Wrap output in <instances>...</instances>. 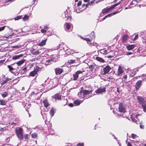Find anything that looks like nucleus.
I'll use <instances>...</instances> for the list:
<instances>
[{
  "label": "nucleus",
  "mask_w": 146,
  "mask_h": 146,
  "mask_svg": "<svg viewBox=\"0 0 146 146\" xmlns=\"http://www.w3.org/2000/svg\"><path fill=\"white\" fill-rule=\"evenodd\" d=\"M66 17V21L69 20L70 21H71L72 19V17L71 16L68 15Z\"/></svg>",
  "instance_id": "nucleus-39"
},
{
  "label": "nucleus",
  "mask_w": 146,
  "mask_h": 146,
  "mask_svg": "<svg viewBox=\"0 0 146 146\" xmlns=\"http://www.w3.org/2000/svg\"><path fill=\"white\" fill-rule=\"evenodd\" d=\"M142 80H138L136 83L135 88L136 91H138L142 85Z\"/></svg>",
  "instance_id": "nucleus-10"
},
{
  "label": "nucleus",
  "mask_w": 146,
  "mask_h": 146,
  "mask_svg": "<svg viewBox=\"0 0 146 146\" xmlns=\"http://www.w3.org/2000/svg\"><path fill=\"white\" fill-rule=\"evenodd\" d=\"M43 103L44 104V106L45 108H47L49 105V104L48 103V100L47 99L44 100L43 101Z\"/></svg>",
  "instance_id": "nucleus-19"
},
{
  "label": "nucleus",
  "mask_w": 146,
  "mask_h": 146,
  "mask_svg": "<svg viewBox=\"0 0 146 146\" xmlns=\"http://www.w3.org/2000/svg\"><path fill=\"white\" fill-rule=\"evenodd\" d=\"M71 27V24H70L69 23H66V29L68 30H69L70 28Z\"/></svg>",
  "instance_id": "nucleus-32"
},
{
  "label": "nucleus",
  "mask_w": 146,
  "mask_h": 146,
  "mask_svg": "<svg viewBox=\"0 0 146 146\" xmlns=\"http://www.w3.org/2000/svg\"><path fill=\"white\" fill-rule=\"evenodd\" d=\"M84 72V71L81 70H78L76 72L75 74H74L73 75V80H77L79 74H82Z\"/></svg>",
  "instance_id": "nucleus-8"
},
{
  "label": "nucleus",
  "mask_w": 146,
  "mask_h": 146,
  "mask_svg": "<svg viewBox=\"0 0 146 146\" xmlns=\"http://www.w3.org/2000/svg\"><path fill=\"white\" fill-rule=\"evenodd\" d=\"M80 103V101L78 100H76L74 102V104L76 106L79 105Z\"/></svg>",
  "instance_id": "nucleus-29"
},
{
  "label": "nucleus",
  "mask_w": 146,
  "mask_h": 146,
  "mask_svg": "<svg viewBox=\"0 0 146 146\" xmlns=\"http://www.w3.org/2000/svg\"><path fill=\"white\" fill-rule=\"evenodd\" d=\"M137 137H138L137 135L134 134V133L131 134V137L133 139H134Z\"/></svg>",
  "instance_id": "nucleus-43"
},
{
  "label": "nucleus",
  "mask_w": 146,
  "mask_h": 146,
  "mask_svg": "<svg viewBox=\"0 0 146 146\" xmlns=\"http://www.w3.org/2000/svg\"><path fill=\"white\" fill-rule=\"evenodd\" d=\"M123 72L124 71L121 66H119L118 70L117 75H119L120 74H122Z\"/></svg>",
  "instance_id": "nucleus-17"
},
{
  "label": "nucleus",
  "mask_w": 146,
  "mask_h": 146,
  "mask_svg": "<svg viewBox=\"0 0 146 146\" xmlns=\"http://www.w3.org/2000/svg\"><path fill=\"white\" fill-rule=\"evenodd\" d=\"M84 40H86L88 44L90 45L92 44L91 42L95 38V36L93 35L89 36V38H83L81 37ZM93 45L94 44H93Z\"/></svg>",
  "instance_id": "nucleus-3"
},
{
  "label": "nucleus",
  "mask_w": 146,
  "mask_h": 146,
  "mask_svg": "<svg viewBox=\"0 0 146 146\" xmlns=\"http://www.w3.org/2000/svg\"><path fill=\"white\" fill-rule=\"evenodd\" d=\"M22 17V15L18 16L14 18V20H18L21 18Z\"/></svg>",
  "instance_id": "nucleus-38"
},
{
  "label": "nucleus",
  "mask_w": 146,
  "mask_h": 146,
  "mask_svg": "<svg viewBox=\"0 0 146 146\" xmlns=\"http://www.w3.org/2000/svg\"><path fill=\"white\" fill-rule=\"evenodd\" d=\"M7 130V129L6 127L3 128L0 127V134L2 133L4 131H6Z\"/></svg>",
  "instance_id": "nucleus-28"
},
{
  "label": "nucleus",
  "mask_w": 146,
  "mask_h": 146,
  "mask_svg": "<svg viewBox=\"0 0 146 146\" xmlns=\"http://www.w3.org/2000/svg\"><path fill=\"white\" fill-rule=\"evenodd\" d=\"M25 62V60L24 59H23L18 61L17 62H16V63L18 66H19L23 64Z\"/></svg>",
  "instance_id": "nucleus-22"
},
{
  "label": "nucleus",
  "mask_w": 146,
  "mask_h": 146,
  "mask_svg": "<svg viewBox=\"0 0 146 146\" xmlns=\"http://www.w3.org/2000/svg\"><path fill=\"white\" fill-rule=\"evenodd\" d=\"M92 90L88 91L86 90H83V97L84 98H86L87 97V96L90 93H92Z\"/></svg>",
  "instance_id": "nucleus-12"
},
{
  "label": "nucleus",
  "mask_w": 146,
  "mask_h": 146,
  "mask_svg": "<svg viewBox=\"0 0 146 146\" xmlns=\"http://www.w3.org/2000/svg\"><path fill=\"white\" fill-rule=\"evenodd\" d=\"M136 71H133V72H132V75H131V74H130L129 75V76L130 77H133L136 74Z\"/></svg>",
  "instance_id": "nucleus-44"
},
{
  "label": "nucleus",
  "mask_w": 146,
  "mask_h": 146,
  "mask_svg": "<svg viewBox=\"0 0 146 146\" xmlns=\"http://www.w3.org/2000/svg\"><path fill=\"white\" fill-rule=\"evenodd\" d=\"M107 17V16H105L102 19V20H105L106 18Z\"/></svg>",
  "instance_id": "nucleus-63"
},
{
  "label": "nucleus",
  "mask_w": 146,
  "mask_h": 146,
  "mask_svg": "<svg viewBox=\"0 0 146 146\" xmlns=\"http://www.w3.org/2000/svg\"><path fill=\"white\" fill-rule=\"evenodd\" d=\"M5 26H3L0 27V32L3 30L5 29Z\"/></svg>",
  "instance_id": "nucleus-49"
},
{
  "label": "nucleus",
  "mask_w": 146,
  "mask_h": 146,
  "mask_svg": "<svg viewBox=\"0 0 146 146\" xmlns=\"http://www.w3.org/2000/svg\"><path fill=\"white\" fill-rule=\"evenodd\" d=\"M96 64L93 63L92 64L90 65L89 66L88 68L90 70H93L95 68V67L96 66Z\"/></svg>",
  "instance_id": "nucleus-23"
},
{
  "label": "nucleus",
  "mask_w": 146,
  "mask_h": 146,
  "mask_svg": "<svg viewBox=\"0 0 146 146\" xmlns=\"http://www.w3.org/2000/svg\"><path fill=\"white\" fill-rule=\"evenodd\" d=\"M61 103L62 105L65 106L66 104V100H63L62 101Z\"/></svg>",
  "instance_id": "nucleus-41"
},
{
  "label": "nucleus",
  "mask_w": 146,
  "mask_h": 146,
  "mask_svg": "<svg viewBox=\"0 0 146 146\" xmlns=\"http://www.w3.org/2000/svg\"><path fill=\"white\" fill-rule=\"evenodd\" d=\"M9 94L8 92H5L4 93H1V96L3 98H5Z\"/></svg>",
  "instance_id": "nucleus-25"
},
{
  "label": "nucleus",
  "mask_w": 146,
  "mask_h": 146,
  "mask_svg": "<svg viewBox=\"0 0 146 146\" xmlns=\"http://www.w3.org/2000/svg\"><path fill=\"white\" fill-rule=\"evenodd\" d=\"M7 102L6 100L2 99H0V105L4 106L6 105Z\"/></svg>",
  "instance_id": "nucleus-21"
},
{
  "label": "nucleus",
  "mask_w": 146,
  "mask_h": 146,
  "mask_svg": "<svg viewBox=\"0 0 146 146\" xmlns=\"http://www.w3.org/2000/svg\"><path fill=\"white\" fill-rule=\"evenodd\" d=\"M39 71V67L37 66L36 68H34V70L31 72L29 74V76H30L34 77L36 74Z\"/></svg>",
  "instance_id": "nucleus-6"
},
{
  "label": "nucleus",
  "mask_w": 146,
  "mask_h": 146,
  "mask_svg": "<svg viewBox=\"0 0 146 146\" xmlns=\"http://www.w3.org/2000/svg\"><path fill=\"white\" fill-rule=\"evenodd\" d=\"M11 80V78H6L5 80H3L2 82L1 83V86L6 83L8 81Z\"/></svg>",
  "instance_id": "nucleus-18"
},
{
  "label": "nucleus",
  "mask_w": 146,
  "mask_h": 146,
  "mask_svg": "<svg viewBox=\"0 0 146 146\" xmlns=\"http://www.w3.org/2000/svg\"><path fill=\"white\" fill-rule=\"evenodd\" d=\"M11 125H16V123H15L14 122H11Z\"/></svg>",
  "instance_id": "nucleus-58"
},
{
  "label": "nucleus",
  "mask_w": 146,
  "mask_h": 146,
  "mask_svg": "<svg viewBox=\"0 0 146 146\" xmlns=\"http://www.w3.org/2000/svg\"><path fill=\"white\" fill-rule=\"evenodd\" d=\"M52 117L53 116L54 114V110L53 108H52L49 111Z\"/></svg>",
  "instance_id": "nucleus-26"
},
{
  "label": "nucleus",
  "mask_w": 146,
  "mask_h": 146,
  "mask_svg": "<svg viewBox=\"0 0 146 146\" xmlns=\"http://www.w3.org/2000/svg\"><path fill=\"white\" fill-rule=\"evenodd\" d=\"M131 118L133 121L134 122L136 123L137 124V121L136 119H135L134 117H133V116H131Z\"/></svg>",
  "instance_id": "nucleus-40"
},
{
  "label": "nucleus",
  "mask_w": 146,
  "mask_h": 146,
  "mask_svg": "<svg viewBox=\"0 0 146 146\" xmlns=\"http://www.w3.org/2000/svg\"><path fill=\"white\" fill-rule=\"evenodd\" d=\"M137 100L138 103L140 104H144L145 102V101L144 98L142 96H137Z\"/></svg>",
  "instance_id": "nucleus-9"
},
{
  "label": "nucleus",
  "mask_w": 146,
  "mask_h": 146,
  "mask_svg": "<svg viewBox=\"0 0 146 146\" xmlns=\"http://www.w3.org/2000/svg\"><path fill=\"white\" fill-rule=\"evenodd\" d=\"M132 54V52H127V53L126 54L127 55H130L131 54Z\"/></svg>",
  "instance_id": "nucleus-53"
},
{
  "label": "nucleus",
  "mask_w": 146,
  "mask_h": 146,
  "mask_svg": "<svg viewBox=\"0 0 146 146\" xmlns=\"http://www.w3.org/2000/svg\"><path fill=\"white\" fill-rule=\"evenodd\" d=\"M23 130L22 128L19 127L15 130V133L18 138L20 140L23 139Z\"/></svg>",
  "instance_id": "nucleus-1"
},
{
  "label": "nucleus",
  "mask_w": 146,
  "mask_h": 146,
  "mask_svg": "<svg viewBox=\"0 0 146 146\" xmlns=\"http://www.w3.org/2000/svg\"><path fill=\"white\" fill-rule=\"evenodd\" d=\"M77 146H84V143H79L77 145Z\"/></svg>",
  "instance_id": "nucleus-50"
},
{
  "label": "nucleus",
  "mask_w": 146,
  "mask_h": 146,
  "mask_svg": "<svg viewBox=\"0 0 146 146\" xmlns=\"http://www.w3.org/2000/svg\"><path fill=\"white\" fill-rule=\"evenodd\" d=\"M127 146H133L130 142H128L127 143Z\"/></svg>",
  "instance_id": "nucleus-51"
},
{
  "label": "nucleus",
  "mask_w": 146,
  "mask_h": 146,
  "mask_svg": "<svg viewBox=\"0 0 146 146\" xmlns=\"http://www.w3.org/2000/svg\"><path fill=\"white\" fill-rule=\"evenodd\" d=\"M46 40H42L40 43L37 44V45L40 46H42L44 45L46 43Z\"/></svg>",
  "instance_id": "nucleus-24"
},
{
  "label": "nucleus",
  "mask_w": 146,
  "mask_h": 146,
  "mask_svg": "<svg viewBox=\"0 0 146 146\" xmlns=\"http://www.w3.org/2000/svg\"><path fill=\"white\" fill-rule=\"evenodd\" d=\"M48 27L47 25H45L44 27V29H46V30H47L48 29Z\"/></svg>",
  "instance_id": "nucleus-55"
},
{
  "label": "nucleus",
  "mask_w": 146,
  "mask_h": 146,
  "mask_svg": "<svg viewBox=\"0 0 146 146\" xmlns=\"http://www.w3.org/2000/svg\"><path fill=\"white\" fill-rule=\"evenodd\" d=\"M111 69V68L110 66L109 65L106 66L104 68L102 72V74L103 75H104L108 74Z\"/></svg>",
  "instance_id": "nucleus-5"
},
{
  "label": "nucleus",
  "mask_w": 146,
  "mask_h": 146,
  "mask_svg": "<svg viewBox=\"0 0 146 146\" xmlns=\"http://www.w3.org/2000/svg\"><path fill=\"white\" fill-rule=\"evenodd\" d=\"M27 71V67L24 68L22 70V71L23 72V73H25Z\"/></svg>",
  "instance_id": "nucleus-45"
},
{
  "label": "nucleus",
  "mask_w": 146,
  "mask_h": 146,
  "mask_svg": "<svg viewBox=\"0 0 146 146\" xmlns=\"http://www.w3.org/2000/svg\"><path fill=\"white\" fill-rule=\"evenodd\" d=\"M138 38V35L137 34L135 36V37L133 38V41H135Z\"/></svg>",
  "instance_id": "nucleus-46"
},
{
  "label": "nucleus",
  "mask_w": 146,
  "mask_h": 146,
  "mask_svg": "<svg viewBox=\"0 0 146 146\" xmlns=\"http://www.w3.org/2000/svg\"><path fill=\"white\" fill-rule=\"evenodd\" d=\"M78 95L80 97L84 98L83 97V90H81L80 92L78 93Z\"/></svg>",
  "instance_id": "nucleus-37"
},
{
  "label": "nucleus",
  "mask_w": 146,
  "mask_h": 146,
  "mask_svg": "<svg viewBox=\"0 0 146 146\" xmlns=\"http://www.w3.org/2000/svg\"><path fill=\"white\" fill-rule=\"evenodd\" d=\"M46 30L44 29H42L41 30V31L42 33H45L46 32Z\"/></svg>",
  "instance_id": "nucleus-47"
},
{
  "label": "nucleus",
  "mask_w": 146,
  "mask_h": 146,
  "mask_svg": "<svg viewBox=\"0 0 146 146\" xmlns=\"http://www.w3.org/2000/svg\"><path fill=\"white\" fill-rule=\"evenodd\" d=\"M117 13V12H113V13H112L111 14V15H115V14H116V13Z\"/></svg>",
  "instance_id": "nucleus-62"
},
{
  "label": "nucleus",
  "mask_w": 146,
  "mask_h": 146,
  "mask_svg": "<svg viewBox=\"0 0 146 146\" xmlns=\"http://www.w3.org/2000/svg\"><path fill=\"white\" fill-rule=\"evenodd\" d=\"M53 98L56 100H60L61 99V96L58 93H57L54 94L53 97Z\"/></svg>",
  "instance_id": "nucleus-16"
},
{
  "label": "nucleus",
  "mask_w": 146,
  "mask_h": 146,
  "mask_svg": "<svg viewBox=\"0 0 146 146\" xmlns=\"http://www.w3.org/2000/svg\"><path fill=\"white\" fill-rule=\"evenodd\" d=\"M31 136L33 138L35 139L37 137V134L35 133H33L31 134Z\"/></svg>",
  "instance_id": "nucleus-36"
},
{
  "label": "nucleus",
  "mask_w": 146,
  "mask_h": 146,
  "mask_svg": "<svg viewBox=\"0 0 146 146\" xmlns=\"http://www.w3.org/2000/svg\"><path fill=\"white\" fill-rule=\"evenodd\" d=\"M135 2H136L135 1H133L131 2V3L132 4H135Z\"/></svg>",
  "instance_id": "nucleus-60"
},
{
  "label": "nucleus",
  "mask_w": 146,
  "mask_h": 146,
  "mask_svg": "<svg viewBox=\"0 0 146 146\" xmlns=\"http://www.w3.org/2000/svg\"><path fill=\"white\" fill-rule=\"evenodd\" d=\"M127 78V76L126 74H124L123 76V78L125 80H126Z\"/></svg>",
  "instance_id": "nucleus-48"
},
{
  "label": "nucleus",
  "mask_w": 146,
  "mask_h": 146,
  "mask_svg": "<svg viewBox=\"0 0 146 146\" xmlns=\"http://www.w3.org/2000/svg\"><path fill=\"white\" fill-rule=\"evenodd\" d=\"M82 6L84 7H85V8H87L88 7L87 5H85V4H83L82 5Z\"/></svg>",
  "instance_id": "nucleus-54"
},
{
  "label": "nucleus",
  "mask_w": 146,
  "mask_h": 146,
  "mask_svg": "<svg viewBox=\"0 0 146 146\" xmlns=\"http://www.w3.org/2000/svg\"><path fill=\"white\" fill-rule=\"evenodd\" d=\"M29 16L28 15H25L24 17L22 19L24 21H25L27 20H28L29 19Z\"/></svg>",
  "instance_id": "nucleus-34"
},
{
  "label": "nucleus",
  "mask_w": 146,
  "mask_h": 146,
  "mask_svg": "<svg viewBox=\"0 0 146 146\" xmlns=\"http://www.w3.org/2000/svg\"><path fill=\"white\" fill-rule=\"evenodd\" d=\"M141 106L143 108V111L146 113V104H142Z\"/></svg>",
  "instance_id": "nucleus-30"
},
{
  "label": "nucleus",
  "mask_w": 146,
  "mask_h": 146,
  "mask_svg": "<svg viewBox=\"0 0 146 146\" xmlns=\"http://www.w3.org/2000/svg\"><path fill=\"white\" fill-rule=\"evenodd\" d=\"M15 63L7 66V67L8 68L9 71L13 74H15V72L17 70L15 66Z\"/></svg>",
  "instance_id": "nucleus-4"
},
{
  "label": "nucleus",
  "mask_w": 146,
  "mask_h": 146,
  "mask_svg": "<svg viewBox=\"0 0 146 146\" xmlns=\"http://www.w3.org/2000/svg\"><path fill=\"white\" fill-rule=\"evenodd\" d=\"M75 61V60H69L67 62L69 64H73L74 62Z\"/></svg>",
  "instance_id": "nucleus-42"
},
{
  "label": "nucleus",
  "mask_w": 146,
  "mask_h": 146,
  "mask_svg": "<svg viewBox=\"0 0 146 146\" xmlns=\"http://www.w3.org/2000/svg\"><path fill=\"white\" fill-rule=\"evenodd\" d=\"M120 4V3L115 4L111 5L109 8H107L103 9L102 11V13L103 14L107 13L113 9L115 7Z\"/></svg>",
  "instance_id": "nucleus-2"
},
{
  "label": "nucleus",
  "mask_w": 146,
  "mask_h": 146,
  "mask_svg": "<svg viewBox=\"0 0 146 146\" xmlns=\"http://www.w3.org/2000/svg\"><path fill=\"white\" fill-rule=\"evenodd\" d=\"M111 14H108V15H106V16H107V17H110L111 16Z\"/></svg>",
  "instance_id": "nucleus-61"
},
{
  "label": "nucleus",
  "mask_w": 146,
  "mask_h": 146,
  "mask_svg": "<svg viewBox=\"0 0 146 146\" xmlns=\"http://www.w3.org/2000/svg\"><path fill=\"white\" fill-rule=\"evenodd\" d=\"M144 127V126L141 124L140 125V127L141 129H143Z\"/></svg>",
  "instance_id": "nucleus-56"
},
{
  "label": "nucleus",
  "mask_w": 146,
  "mask_h": 146,
  "mask_svg": "<svg viewBox=\"0 0 146 146\" xmlns=\"http://www.w3.org/2000/svg\"><path fill=\"white\" fill-rule=\"evenodd\" d=\"M129 38V35L127 34L124 35L122 37V42L125 43L127 42Z\"/></svg>",
  "instance_id": "nucleus-13"
},
{
  "label": "nucleus",
  "mask_w": 146,
  "mask_h": 146,
  "mask_svg": "<svg viewBox=\"0 0 146 146\" xmlns=\"http://www.w3.org/2000/svg\"><path fill=\"white\" fill-rule=\"evenodd\" d=\"M136 46L134 44L128 45L126 48L128 50H131L133 49Z\"/></svg>",
  "instance_id": "nucleus-15"
},
{
  "label": "nucleus",
  "mask_w": 146,
  "mask_h": 146,
  "mask_svg": "<svg viewBox=\"0 0 146 146\" xmlns=\"http://www.w3.org/2000/svg\"><path fill=\"white\" fill-rule=\"evenodd\" d=\"M69 106L71 107H72L73 106V104L70 103L69 104Z\"/></svg>",
  "instance_id": "nucleus-59"
},
{
  "label": "nucleus",
  "mask_w": 146,
  "mask_h": 146,
  "mask_svg": "<svg viewBox=\"0 0 146 146\" xmlns=\"http://www.w3.org/2000/svg\"><path fill=\"white\" fill-rule=\"evenodd\" d=\"M119 111L121 112H125V108L123 104L121 103H119L118 108Z\"/></svg>",
  "instance_id": "nucleus-11"
},
{
  "label": "nucleus",
  "mask_w": 146,
  "mask_h": 146,
  "mask_svg": "<svg viewBox=\"0 0 146 146\" xmlns=\"http://www.w3.org/2000/svg\"><path fill=\"white\" fill-rule=\"evenodd\" d=\"M31 51L32 52H32H34L35 51V49H32L31 50Z\"/></svg>",
  "instance_id": "nucleus-64"
},
{
  "label": "nucleus",
  "mask_w": 146,
  "mask_h": 146,
  "mask_svg": "<svg viewBox=\"0 0 146 146\" xmlns=\"http://www.w3.org/2000/svg\"><path fill=\"white\" fill-rule=\"evenodd\" d=\"M40 53V52H39L38 50H37L35 51L34 52H32V54L33 55H36Z\"/></svg>",
  "instance_id": "nucleus-35"
},
{
  "label": "nucleus",
  "mask_w": 146,
  "mask_h": 146,
  "mask_svg": "<svg viewBox=\"0 0 146 146\" xmlns=\"http://www.w3.org/2000/svg\"><path fill=\"white\" fill-rule=\"evenodd\" d=\"M5 61L4 60H0V64L3 63Z\"/></svg>",
  "instance_id": "nucleus-57"
},
{
  "label": "nucleus",
  "mask_w": 146,
  "mask_h": 146,
  "mask_svg": "<svg viewBox=\"0 0 146 146\" xmlns=\"http://www.w3.org/2000/svg\"><path fill=\"white\" fill-rule=\"evenodd\" d=\"M82 4V1H79L77 4V6L79 7L81 5V4Z\"/></svg>",
  "instance_id": "nucleus-52"
},
{
  "label": "nucleus",
  "mask_w": 146,
  "mask_h": 146,
  "mask_svg": "<svg viewBox=\"0 0 146 146\" xmlns=\"http://www.w3.org/2000/svg\"><path fill=\"white\" fill-rule=\"evenodd\" d=\"M29 136L30 135H28V134H25L24 136H23V139H24L25 141L26 140L28 139Z\"/></svg>",
  "instance_id": "nucleus-31"
},
{
  "label": "nucleus",
  "mask_w": 146,
  "mask_h": 146,
  "mask_svg": "<svg viewBox=\"0 0 146 146\" xmlns=\"http://www.w3.org/2000/svg\"><path fill=\"white\" fill-rule=\"evenodd\" d=\"M106 92V88L104 87L103 88H99L95 92L97 94H101Z\"/></svg>",
  "instance_id": "nucleus-14"
},
{
  "label": "nucleus",
  "mask_w": 146,
  "mask_h": 146,
  "mask_svg": "<svg viewBox=\"0 0 146 146\" xmlns=\"http://www.w3.org/2000/svg\"><path fill=\"white\" fill-rule=\"evenodd\" d=\"M56 75H60L62 74L64 72V70L59 67L56 68L54 69Z\"/></svg>",
  "instance_id": "nucleus-7"
},
{
  "label": "nucleus",
  "mask_w": 146,
  "mask_h": 146,
  "mask_svg": "<svg viewBox=\"0 0 146 146\" xmlns=\"http://www.w3.org/2000/svg\"><path fill=\"white\" fill-rule=\"evenodd\" d=\"M22 56V54L18 55H15L13 57L12 59L13 60H16L17 59H18L20 57H21Z\"/></svg>",
  "instance_id": "nucleus-27"
},
{
  "label": "nucleus",
  "mask_w": 146,
  "mask_h": 146,
  "mask_svg": "<svg viewBox=\"0 0 146 146\" xmlns=\"http://www.w3.org/2000/svg\"><path fill=\"white\" fill-rule=\"evenodd\" d=\"M100 52L104 54H106L108 53L107 50H105L104 49H101L100 50Z\"/></svg>",
  "instance_id": "nucleus-33"
},
{
  "label": "nucleus",
  "mask_w": 146,
  "mask_h": 146,
  "mask_svg": "<svg viewBox=\"0 0 146 146\" xmlns=\"http://www.w3.org/2000/svg\"><path fill=\"white\" fill-rule=\"evenodd\" d=\"M96 59L98 61L101 63H104L105 62L104 60L100 57L97 56L96 58Z\"/></svg>",
  "instance_id": "nucleus-20"
}]
</instances>
